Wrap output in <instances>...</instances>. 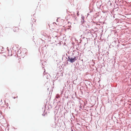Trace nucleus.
<instances>
[{"instance_id":"obj_2","label":"nucleus","mask_w":131,"mask_h":131,"mask_svg":"<svg viewBox=\"0 0 131 131\" xmlns=\"http://www.w3.org/2000/svg\"><path fill=\"white\" fill-rule=\"evenodd\" d=\"M21 60V58L19 57L18 56L16 57V58L15 59V61L17 63H20Z\"/></svg>"},{"instance_id":"obj_1","label":"nucleus","mask_w":131,"mask_h":131,"mask_svg":"<svg viewBox=\"0 0 131 131\" xmlns=\"http://www.w3.org/2000/svg\"><path fill=\"white\" fill-rule=\"evenodd\" d=\"M69 61L71 63H73L77 59L76 57H68Z\"/></svg>"},{"instance_id":"obj_3","label":"nucleus","mask_w":131,"mask_h":131,"mask_svg":"<svg viewBox=\"0 0 131 131\" xmlns=\"http://www.w3.org/2000/svg\"><path fill=\"white\" fill-rule=\"evenodd\" d=\"M13 29L15 32H17L19 30V28L17 27H13Z\"/></svg>"},{"instance_id":"obj_4","label":"nucleus","mask_w":131,"mask_h":131,"mask_svg":"<svg viewBox=\"0 0 131 131\" xmlns=\"http://www.w3.org/2000/svg\"><path fill=\"white\" fill-rule=\"evenodd\" d=\"M25 53V52L24 53L23 51H21L20 52V54H21V57L24 58V57L25 56L26 54Z\"/></svg>"}]
</instances>
